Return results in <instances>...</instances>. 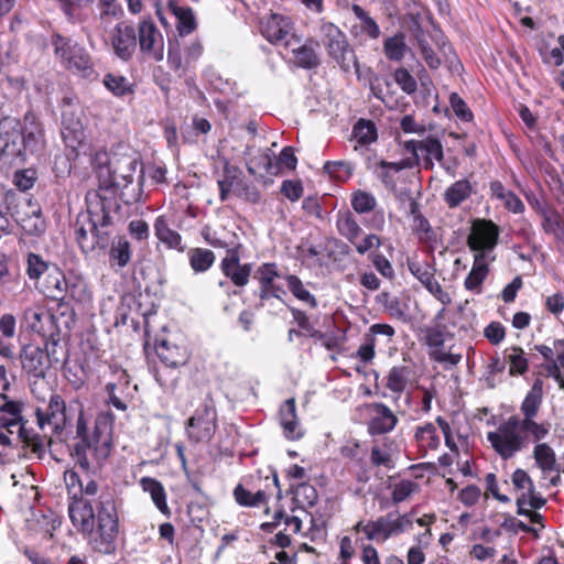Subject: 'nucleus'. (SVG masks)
I'll return each mask as SVG.
<instances>
[{"label": "nucleus", "mask_w": 564, "mask_h": 564, "mask_svg": "<svg viewBox=\"0 0 564 564\" xmlns=\"http://www.w3.org/2000/svg\"><path fill=\"white\" fill-rule=\"evenodd\" d=\"M68 514L73 525L86 536L94 551L101 554L115 553L119 519L110 497L99 500L97 513L89 501L75 499L68 506Z\"/></svg>", "instance_id": "nucleus-1"}, {"label": "nucleus", "mask_w": 564, "mask_h": 564, "mask_svg": "<svg viewBox=\"0 0 564 564\" xmlns=\"http://www.w3.org/2000/svg\"><path fill=\"white\" fill-rule=\"evenodd\" d=\"M73 405L78 411V417L72 456L83 470L97 473L111 453L113 416L109 412H101L90 427L83 404L76 400L70 408Z\"/></svg>", "instance_id": "nucleus-2"}, {"label": "nucleus", "mask_w": 564, "mask_h": 564, "mask_svg": "<svg viewBox=\"0 0 564 564\" xmlns=\"http://www.w3.org/2000/svg\"><path fill=\"white\" fill-rule=\"evenodd\" d=\"M545 436L520 422V415H511L495 431L487 433L491 447L502 459H510L525 448L530 442L538 443Z\"/></svg>", "instance_id": "nucleus-3"}, {"label": "nucleus", "mask_w": 564, "mask_h": 564, "mask_svg": "<svg viewBox=\"0 0 564 564\" xmlns=\"http://www.w3.org/2000/svg\"><path fill=\"white\" fill-rule=\"evenodd\" d=\"M140 165L139 155L135 152L113 153L108 160L106 166L99 167L98 175L108 178L104 181L106 187L120 191L121 199L130 204L138 198L135 188L129 189L132 185L134 174Z\"/></svg>", "instance_id": "nucleus-4"}, {"label": "nucleus", "mask_w": 564, "mask_h": 564, "mask_svg": "<svg viewBox=\"0 0 564 564\" xmlns=\"http://www.w3.org/2000/svg\"><path fill=\"white\" fill-rule=\"evenodd\" d=\"M414 519L412 512L400 514L398 511L388 512L373 521H359L355 524L356 532H362L370 541L383 543L390 538L403 534L412 529Z\"/></svg>", "instance_id": "nucleus-5"}, {"label": "nucleus", "mask_w": 564, "mask_h": 564, "mask_svg": "<svg viewBox=\"0 0 564 564\" xmlns=\"http://www.w3.org/2000/svg\"><path fill=\"white\" fill-rule=\"evenodd\" d=\"M321 41L328 56L348 73L352 68L358 73L359 63L354 48L348 43L346 34L334 23L323 21L319 24Z\"/></svg>", "instance_id": "nucleus-6"}, {"label": "nucleus", "mask_w": 564, "mask_h": 564, "mask_svg": "<svg viewBox=\"0 0 564 564\" xmlns=\"http://www.w3.org/2000/svg\"><path fill=\"white\" fill-rule=\"evenodd\" d=\"M52 45L54 46L55 55L68 69L78 72L84 77L91 75V59L83 46L78 45L72 39L59 34L52 36Z\"/></svg>", "instance_id": "nucleus-7"}, {"label": "nucleus", "mask_w": 564, "mask_h": 564, "mask_svg": "<svg viewBox=\"0 0 564 564\" xmlns=\"http://www.w3.org/2000/svg\"><path fill=\"white\" fill-rule=\"evenodd\" d=\"M499 228L491 220L475 219L467 237V246L474 251V257H486L495 261L494 250L498 243Z\"/></svg>", "instance_id": "nucleus-8"}, {"label": "nucleus", "mask_w": 564, "mask_h": 564, "mask_svg": "<svg viewBox=\"0 0 564 564\" xmlns=\"http://www.w3.org/2000/svg\"><path fill=\"white\" fill-rule=\"evenodd\" d=\"M82 116L83 110L77 104L70 98L63 99L62 138L73 152H77L86 139Z\"/></svg>", "instance_id": "nucleus-9"}, {"label": "nucleus", "mask_w": 564, "mask_h": 564, "mask_svg": "<svg viewBox=\"0 0 564 564\" xmlns=\"http://www.w3.org/2000/svg\"><path fill=\"white\" fill-rule=\"evenodd\" d=\"M217 430V412L212 401L196 409L188 419L186 433L195 443H208Z\"/></svg>", "instance_id": "nucleus-10"}, {"label": "nucleus", "mask_w": 564, "mask_h": 564, "mask_svg": "<svg viewBox=\"0 0 564 564\" xmlns=\"http://www.w3.org/2000/svg\"><path fill=\"white\" fill-rule=\"evenodd\" d=\"M406 152L413 156V165L422 164L425 170H433L434 161L442 164L444 149L441 140L435 135H426L421 140H409L403 143Z\"/></svg>", "instance_id": "nucleus-11"}, {"label": "nucleus", "mask_w": 564, "mask_h": 564, "mask_svg": "<svg viewBox=\"0 0 564 564\" xmlns=\"http://www.w3.org/2000/svg\"><path fill=\"white\" fill-rule=\"evenodd\" d=\"M19 129L22 160L28 153L35 154L44 149L45 131L43 123L34 111L28 110L24 113L22 122H19Z\"/></svg>", "instance_id": "nucleus-12"}, {"label": "nucleus", "mask_w": 564, "mask_h": 564, "mask_svg": "<svg viewBox=\"0 0 564 564\" xmlns=\"http://www.w3.org/2000/svg\"><path fill=\"white\" fill-rule=\"evenodd\" d=\"M367 416V432L371 436H380L392 432L399 419L397 414L382 402H371L364 405Z\"/></svg>", "instance_id": "nucleus-13"}, {"label": "nucleus", "mask_w": 564, "mask_h": 564, "mask_svg": "<svg viewBox=\"0 0 564 564\" xmlns=\"http://www.w3.org/2000/svg\"><path fill=\"white\" fill-rule=\"evenodd\" d=\"M542 397L543 381L542 379L538 378L534 380L531 389L521 403L520 411L522 416H520V422L546 437L550 432V424L538 423L534 421V417L538 414L542 403Z\"/></svg>", "instance_id": "nucleus-14"}, {"label": "nucleus", "mask_w": 564, "mask_h": 564, "mask_svg": "<svg viewBox=\"0 0 564 564\" xmlns=\"http://www.w3.org/2000/svg\"><path fill=\"white\" fill-rule=\"evenodd\" d=\"M138 43L141 53L160 62L164 57V37L151 19H143L138 26Z\"/></svg>", "instance_id": "nucleus-15"}, {"label": "nucleus", "mask_w": 564, "mask_h": 564, "mask_svg": "<svg viewBox=\"0 0 564 564\" xmlns=\"http://www.w3.org/2000/svg\"><path fill=\"white\" fill-rule=\"evenodd\" d=\"M83 283L77 282L70 284L65 278L61 269L55 264L51 268V271L45 275L42 284V292L50 299L58 301L63 300L66 295L72 299L80 300V291L83 290Z\"/></svg>", "instance_id": "nucleus-16"}, {"label": "nucleus", "mask_w": 564, "mask_h": 564, "mask_svg": "<svg viewBox=\"0 0 564 564\" xmlns=\"http://www.w3.org/2000/svg\"><path fill=\"white\" fill-rule=\"evenodd\" d=\"M289 56V61L295 66L312 69L319 65V57L317 54V44L313 41H302L296 34L283 47Z\"/></svg>", "instance_id": "nucleus-17"}, {"label": "nucleus", "mask_w": 564, "mask_h": 564, "mask_svg": "<svg viewBox=\"0 0 564 564\" xmlns=\"http://www.w3.org/2000/svg\"><path fill=\"white\" fill-rule=\"evenodd\" d=\"M19 121L14 118H4L0 121V161L12 163L22 160L20 151Z\"/></svg>", "instance_id": "nucleus-18"}, {"label": "nucleus", "mask_w": 564, "mask_h": 564, "mask_svg": "<svg viewBox=\"0 0 564 564\" xmlns=\"http://www.w3.org/2000/svg\"><path fill=\"white\" fill-rule=\"evenodd\" d=\"M260 32L271 44L282 47L295 35L290 18L278 13L261 20Z\"/></svg>", "instance_id": "nucleus-19"}, {"label": "nucleus", "mask_w": 564, "mask_h": 564, "mask_svg": "<svg viewBox=\"0 0 564 564\" xmlns=\"http://www.w3.org/2000/svg\"><path fill=\"white\" fill-rule=\"evenodd\" d=\"M93 223L89 224V231L94 237V250H105L109 245L111 235L112 216L104 200L97 202L93 207Z\"/></svg>", "instance_id": "nucleus-20"}, {"label": "nucleus", "mask_w": 564, "mask_h": 564, "mask_svg": "<svg viewBox=\"0 0 564 564\" xmlns=\"http://www.w3.org/2000/svg\"><path fill=\"white\" fill-rule=\"evenodd\" d=\"M20 361L24 372L36 379H43L51 367L47 350L37 345H25L20 351Z\"/></svg>", "instance_id": "nucleus-21"}, {"label": "nucleus", "mask_w": 564, "mask_h": 564, "mask_svg": "<svg viewBox=\"0 0 564 564\" xmlns=\"http://www.w3.org/2000/svg\"><path fill=\"white\" fill-rule=\"evenodd\" d=\"M253 278L260 284L259 297L261 301L271 297L281 299L285 294L284 289L274 282L275 279L281 278L275 263H262L256 270Z\"/></svg>", "instance_id": "nucleus-22"}, {"label": "nucleus", "mask_w": 564, "mask_h": 564, "mask_svg": "<svg viewBox=\"0 0 564 564\" xmlns=\"http://www.w3.org/2000/svg\"><path fill=\"white\" fill-rule=\"evenodd\" d=\"M115 54L122 61H129L137 48V33L133 26L118 23L111 37Z\"/></svg>", "instance_id": "nucleus-23"}, {"label": "nucleus", "mask_w": 564, "mask_h": 564, "mask_svg": "<svg viewBox=\"0 0 564 564\" xmlns=\"http://www.w3.org/2000/svg\"><path fill=\"white\" fill-rule=\"evenodd\" d=\"M409 270L444 306L452 303L451 295L435 280L430 265L420 262H409Z\"/></svg>", "instance_id": "nucleus-24"}, {"label": "nucleus", "mask_w": 564, "mask_h": 564, "mask_svg": "<svg viewBox=\"0 0 564 564\" xmlns=\"http://www.w3.org/2000/svg\"><path fill=\"white\" fill-rule=\"evenodd\" d=\"M221 271L235 285L245 286L249 282L252 265L241 264L238 250L229 249L221 261Z\"/></svg>", "instance_id": "nucleus-25"}, {"label": "nucleus", "mask_w": 564, "mask_h": 564, "mask_svg": "<svg viewBox=\"0 0 564 564\" xmlns=\"http://www.w3.org/2000/svg\"><path fill=\"white\" fill-rule=\"evenodd\" d=\"M36 417L41 429H43L45 424L52 425L54 429H58L64 425L68 420V415L62 397L53 393L50 398L46 411L43 412L37 409Z\"/></svg>", "instance_id": "nucleus-26"}, {"label": "nucleus", "mask_w": 564, "mask_h": 564, "mask_svg": "<svg viewBox=\"0 0 564 564\" xmlns=\"http://www.w3.org/2000/svg\"><path fill=\"white\" fill-rule=\"evenodd\" d=\"M28 328L43 337L51 336L54 328V315L42 306L29 307L23 313Z\"/></svg>", "instance_id": "nucleus-27"}, {"label": "nucleus", "mask_w": 564, "mask_h": 564, "mask_svg": "<svg viewBox=\"0 0 564 564\" xmlns=\"http://www.w3.org/2000/svg\"><path fill=\"white\" fill-rule=\"evenodd\" d=\"M280 425L288 440H300L304 435V430L296 415V405L294 399L286 400L280 408Z\"/></svg>", "instance_id": "nucleus-28"}, {"label": "nucleus", "mask_w": 564, "mask_h": 564, "mask_svg": "<svg viewBox=\"0 0 564 564\" xmlns=\"http://www.w3.org/2000/svg\"><path fill=\"white\" fill-rule=\"evenodd\" d=\"M155 351L161 362L167 368L185 366L189 359L187 350L167 340H161L155 346Z\"/></svg>", "instance_id": "nucleus-29"}, {"label": "nucleus", "mask_w": 564, "mask_h": 564, "mask_svg": "<svg viewBox=\"0 0 564 564\" xmlns=\"http://www.w3.org/2000/svg\"><path fill=\"white\" fill-rule=\"evenodd\" d=\"M538 213L542 217L541 227L546 235H550L557 242H564V220L555 208L539 206Z\"/></svg>", "instance_id": "nucleus-30"}, {"label": "nucleus", "mask_w": 564, "mask_h": 564, "mask_svg": "<svg viewBox=\"0 0 564 564\" xmlns=\"http://www.w3.org/2000/svg\"><path fill=\"white\" fill-rule=\"evenodd\" d=\"M474 185L467 178L451 184L443 194V200L451 209L457 208L474 194Z\"/></svg>", "instance_id": "nucleus-31"}, {"label": "nucleus", "mask_w": 564, "mask_h": 564, "mask_svg": "<svg viewBox=\"0 0 564 564\" xmlns=\"http://www.w3.org/2000/svg\"><path fill=\"white\" fill-rule=\"evenodd\" d=\"M491 260H486V257H474V263L470 272L464 281V286L467 291L475 294H480L482 291V283L488 276L489 264Z\"/></svg>", "instance_id": "nucleus-32"}, {"label": "nucleus", "mask_w": 564, "mask_h": 564, "mask_svg": "<svg viewBox=\"0 0 564 564\" xmlns=\"http://www.w3.org/2000/svg\"><path fill=\"white\" fill-rule=\"evenodd\" d=\"M93 207H90L87 214H82L77 217L74 225V232L76 241L84 253L94 251V237L89 231V224L93 221Z\"/></svg>", "instance_id": "nucleus-33"}, {"label": "nucleus", "mask_w": 564, "mask_h": 564, "mask_svg": "<svg viewBox=\"0 0 564 564\" xmlns=\"http://www.w3.org/2000/svg\"><path fill=\"white\" fill-rule=\"evenodd\" d=\"M413 164L410 160H403L401 162H387L380 160L372 166V173L379 178L386 186L394 185V175L406 167H412Z\"/></svg>", "instance_id": "nucleus-34"}, {"label": "nucleus", "mask_w": 564, "mask_h": 564, "mask_svg": "<svg viewBox=\"0 0 564 564\" xmlns=\"http://www.w3.org/2000/svg\"><path fill=\"white\" fill-rule=\"evenodd\" d=\"M351 10L358 20V23L352 26L354 34L356 36L362 34L371 40L378 39L381 33L380 28L369 13L358 4H354Z\"/></svg>", "instance_id": "nucleus-35"}, {"label": "nucleus", "mask_w": 564, "mask_h": 564, "mask_svg": "<svg viewBox=\"0 0 564 564\" xmlns=\"http://www.w3.org/2000/svg\"><path fill=\"white\" fill-rule=\"evenodd\" d=\"M415 442L420 451H435L441 445V437L437 433L436 426L429 422L423 425L416 426L414 433Z\"/></svg>", "instance_id": "nucleus-36"}, {"label": "nucleus", "mask_w": 564, "mask_h": 564, "mask_svg": "<svg viewBox=\"0 0 564 564\" xmlns=\"http://www.w3.org/2000/svg\"><path fill=\"white\" fill-rule=\"evenodd\" d=\"M533 457L536 466L544 475L558 471L555 452L546 443H536L533 449Z\"/></svg>", "instance_id": "nucleus-37"}, {"label": "nucleus", "mask_w": 564, "mask_h": 564, "mask_svg": "<svg viewBox=\"0 0 564 564\" xmlns=\"http://www.w3.org/2000/svg\"><path fill=\"white\" fill-rule=\"evenodd\" d=\"M169 8L177 20L176 29L181 36L187 35L195 31L197 24L191 8L181 7L174 2H170Z\"/></svg>", "instance_id": "nucleus-38"}, {"label": "nucleus", "mask_w": 564, "mask_h": 564, "mask_svg": "<svg viewBox=\"0 0 564 564\" xmlns=\"http://www.w3.org/2000/svg\"><path fill=\"white\" fill-rule=\"evenodd\" d=\"M386 387L393 392V401L397 402L406 388L409 369L405 366L392 367L386 377Z\"/></svg>", "instance_id": "nucleus-39"}, {"label": "nucleus", "mask_w": 564, "mask_h": 564, "mask_svg": "<svg viewBox=\"0 0 564 564\" xmlns=\"http://www.w3.org/2000/svg\"><path fill=\"white\" fill-rule=\"evenodd\" d=\"M336 226L340 236L350 243H356L362 232V228L350 212L338 214Z\"/></svg>", "instance_id": "nucleus-40"}, {"label": "nucleus", "mask_w": 564, "mask_h": 564, "mask_svg": "<svg viewBox=\"0 0 564 564\" xmlns=\"http://www.w3.org/2000/svg\"><path fill=\"white\" fill-rule=\"evenodd\" d=\"M505 360L509 364V375L512 377L523 376L529 369V360L518 346L505 349Z\"/></svg>", "instance_id": "nucleus-41"}, {"label": "nucleus", "mask_w": 564, "mask_h": 564, "mask_svg": "<svg viewBox=\"0 0 564 564\" xmlns=\"http://www.w3.org/2000/svg\"><path fill=\"white\" fill-rule=\"evenodd\" d=\"M156 238L169 248L183 251L182 237L178 232L171 229L164 217H159L154 224Z\"/></svg>", "instance_id": "nucleus-42"}, {"label": "nucleus", "mask_w": 564, "mask_h": 564, "mask_svg": "<svg viewBox=\"0 0 564 564\" xmlns=\"http://www.w3.org/2000/svg\"><path fill=\"white\" fill-rule=\"evenodd\" d=\"M142 489L151 496L152 501L162 513H169L166 503V494L163 485L151 477H143L141 479Z\"/></svg>", "instance_id": "nucleus-43"}, {"label": "nucleus", "mask_w": 564, "mask_h": 564, "mask_svg": "<svg viewBox=\"0 0 564 564\" xmlns=\"http://www.w3.org/2000/svg\"><path fill=\"white\" fill-rule=\"evenodd\" d=\"M408 50L405 35L402 32L387 37L383 42V53L390 61L400 62L405 56Z\"/></svg>", "instance_id": "nucleus-44"}, {"label": "nucleus", "mask_w": 564, "mask_h": 564, "mask_svg": "<svg viewBox=\"0 0 564 564\" xmlns=\"http://www.w3.org/2000/svg\"><path fill=\"white\" fill-rule=\"evenodd\" d=\"M285 281L288 283V288L290 292L293 294L302 303L308 305L312 308L317 306L316 297L306 289L304 283L297 275L289 274L285 275Z\"/></svg>", "instance_id": "nucleus-45"}, {"label": "nucleus", "mask_w": 564, "mask_h": 564, "mask_svg": "<svg viewBox=\"0 0 564 564\" xmlns=\"http://www.w3.org/2000/svg\"><path fill=\"white\" fill-rule=\"evenodd\" d=\"M131 259L130 243L127 239L119 237L115 240L109 250L111 267L124 268Z\"/></svg>", "instance_id": "nucleus-46"}, {"label": "nucleus", "mask_w": 564, "mask_h": 564, "mask_svg": "<svg viewBox=\"0 0 564 564\" xmlns=\"http://www.w3.org/2000/svg\"><path fill=\"white\" fill-rule=\"evenodd\" d=\"M352 137L358 144L368 145L377 140V128L373 122L360 119L352 128Z\"/></svg>", "instance_id": "nucleus-47"}, {"label": "nucleus", "mask_w": 564, "mask_h": 564, "mask_svg": "<svg viewBox=\"0 0 564 564\" xmlns=\"http://www.w3.org/2000/svg\"><path fill=\"white\" fill-rule=\"evenodd\" d=\"M534 350L540 352L549 364L560 367V362H564V339H554L551 345H535Z\"/></svg>", "instance_id": "nucleus-48"}, {"label": "nucleus", "mask_w": 564, "mask_h": 564, "mask_svg": "<svg viewBox=\"0 0 564 564\" xmlns=\"http://www.w3.org/2000/svg\"><path fill=\"white\" fill-rule=\"evenodd\" d=\"M188 258L192 269L195 272L207 271L215 261V256L212 250L194 248L188 251Z\"/></svg>", "instance_id": "nucleus-49"}, {"label": "nucleus", "mask_w": 564, "mask_h": 564, "mask_svg": "<svg viewBox=\"0 0 564 564\" xmlns=\"http://www.w3.org/2000/svg\"><path fill=\"white\" fill-rule=\"evenodd\" d=\"M377 302L384 307L390 316L399 319L405 316L408 306L398 296L382 292L377 296Z\"/></svg>", "instance_id": "nucleus-50"}, {"label": "nucleus", "mask_w": 564, "mask_h": 564, "mask_svg": "<svg viewBox=\"0 0 564 564\" xmlns=\"http://www.w3.org/2000/svg\"><path fill=\"white\" fill-rule=\"evenodd\" d=\"M55 264L45 261L41 256L30 252L26 257V274L31 280H39L43 274H47Z\"/></svg>", "instance_id": "nucleus-51"}, {"label": "nucleus", "mask_w": 564, "mask_h": 564, "mask_svg": "<svg viewBox=\"0 0 564 564\" xmlns=\"http://www.w3.org/2000/svg\"><path fill=\"white\" fill-rule=\"evenodd\" d=\"M415 40L422 57L424 58L427 66L432 69H436L441 65L440 57L435 54L433 48L430 46L427 37L422 30H416Z\"/></svg>", "instance_id": "nucleus-52"}, {"label": "nucleus", "mask_w": 564, "mask_h": 564, "mask_svg": "<svg viewBox=\"0 0 564 564\" xmlns=\"http://www.w3.org/2000/svg\"><path fill=\"white\" fill-rule=\"evenodd\" d=\"M236 501L245 507H258L265 502L267 495L262 490H258L252 494L245 489L241 485H238L234 490Z\"/></svg>", "instance_id": "nucleus-53"}, {"label": "nucleus", "mask_w": 564, "mask_h": 564, "mask_svg": "<svg viewBox=\"0 0 564 564\" xmlns=\"http://www.w3.org/2000/svg\"><path fill=\"white\" fill-rule=\"evenodd\" d=\"M351 206L356 213L366 214L375 210L377 199L371 193L357 191L351 196Z\"/></svg>", "instance_id": "nucleus-54"}, {"label": "nucleus", "mask_w": 564, "mask_h": 564, "mask_svg": "<svg viewBox=\"0 0 564 564\" xmlns=\"http://www.w3.org/2000/svg\"><path fill=\"white\" fill-rule=\"evenodd\" d=\"M411 213L413 215V229L420 236L421 240H432L434 232L430 226L429 220L417 210L415 204L412 205Z\"/></svg>", "instance_id": "nucleus-55"}, {"label": "nucleus", "mask_w": 564, "mask_h": 564, "mask_svg": "<svg viewBox=\"0 0 564 564\" xmlns=\"http://www.w3.org/2000/svg\"><path fill=\"white\" fill-rule=\"evenodd\" d=\"M22 229L33 236H39L45 231L46 225L41 215V210H34L32 215L21 219Z\"/></svg>", "instance_id": "nucleus-56"}, {"label": "nucleus", "mask_w": 564, "mask_h": 564, "mask_svg": "<svg viewBox=\"0 0 564 564\" xmlns=\"http://www.w3.org/2000/svg\"><path fill=\"white\" fill-rule=\"evenodd\" d=\"M104 84L116 96H123L131 91L128 79L121 75L107 74Z\"/></svg>", "instance_id": "nucleus-57"}, {"label": "nucleus", "mask_w": 564, "mask_h": 564, "mask_svg": "<svg viewBox=\"0 0 564 564\" xmlns=\"http://www.w3.org/2000/svg\"><path fill=\"white\" fill-rule=\"evenodd\" d=\"M417 488V485L412 480H401L392 486V501L400 503L406 500Z\"/></svg>", "instance_id": "nucleus-58"}, {"label": "nucleus", "mask_w": 564, "mask_h": 564, "mask_svg": "<svg viewBox=\"0 0 564 564\" xmlns=\"http://www.w3.org/2000/svg\"><path fill=\"white\" fill-rule=\"evenodd\" d=\"M393 78L405 94H413L417 88L415 78L403 67L394 70Z\"/></svg>", "instance_id": "nucleus-59"}, {"label": "nucleus", "mask_w": 564, "mask_h": 564, "mask_svg": "<svg viewBox=\"0 0 564 564\" xmlns=\"http://www.w3.org/2000/svg\"><path fill=\"white\" fill-rule=\"evenodd\" d=\"M292 317L303 333L310 337H321L322 334L315 329L308 316L299 308H291Z\"/></svg>", "instance_id": "nucleus-60"}, {"label": "nucleus", "mask_w": 564, "mask_h": 564, "mask_svg": "<svg viewBox=\"0 0 564 564\" xmlns=\"http://www.w3.org/2000/svg\"><path fill=\"white\" fill-rule=\"evenodd\" d=\"M451 107L456 115V117L463 121H470L473 119V113L469 110L466 102L460 98V96L456 93L451 94L449 96Z\"/></svg>", "instance_id": "nucleus-61"}, {"label": "nucleus", "mask_w": 564, "mask_h": 564, "mask_svg": "<svg viewBox=\"0 0 564 564\" xmlns=\"http://www.w3.org/2000/svg\"><path fill=\"white\" fill-rule=\"evenodd\" d=\"M371 261L376 270L386 279L394 278V269L391 262L382 253L371 254Z\"/></svg>", "instance_id": "nucleus-62"}, {"label": "nucleus", "mask_w": 564, "mask_h": 564, "mask_svg": "<svg viewBox=\"0 0 564 564\" xmlns=\"http://www.w3.org/2000/svg\"><path fill=\"white\" fill-rule=\"evenodd\" d=\"M371 463L376 466L393 467L391 453L387 448L373 446L370 454Z\"/></svg>", "instance_id": "nucleus-63"}, {"label": "nucleus", "mask_w": 564, "mask_h": 564, "mask_svg": "<svg viewBox=\"0 0 564 564\" xmlns=\"http://www.w3.org/2000/svg\"><path fill=\"white\" fill-rule=\"evenodd\" d=\"M400 127L405 133H414L421 137L425 135L427 132L426 127L423 123L417 122L411 115H406L400 120Z\"/></svg>", "instance_id": "nucleus-64"}]
</instances>
